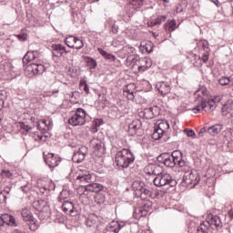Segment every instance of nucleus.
Returning <instances> with one entry per match:
<instances>
[{
  "label": "nucleus",
  "instance_id": "f257e3e1",
  "mask_svg": "<svg viewBox=\"0 0 233 233\" xmlns=\"http://www.w3.org/2000/svg\"><path fill=\"white\" fill-rule=\"evenodd\" d=\"M195 107L191 110L194 114H198L202 112V110H204V112L214 110L217 104L212 99L208 100V90H207V87H201L195 92Z\"/></svg>",
  "mask_w": 233,
  "mask_h": 233
},
{
  "label": "nucleus",
  "instance_id": "f03ea898",
  "mask_svg": "<svg viewBox=\"0 0 233 233\" xmlns=\"http://www.w3.org/2000/svg\"><path fill=\"white\" fill-rule=\"evenodd\" d=\"M182 156L183 153L179 150L173 151L171 155L170 153H162L157 157V162L163 163L168 168H174L181 161Z\"/></svg>",
  "mask_w": 233,
  "mask_h": 233
},
{
  "label": "nucleus",
  "instance_id": "7ed1b4c3",
  "mask_svg": "<svg viewBox=\"0 0 233 233\" xmlns=\"http://www.w3.org/2000/svg\"><path fill=\"white\" fill-rule=\"evenodd\" d=\"M134 154L130 149L124 148L116 155L115 161L119 168H128L131 163H134Z\"/></svg>",
  "mask_w": 233,
  "mask_h": 233
},
{
  "label": "nucleus",
  "instance_id": "20e7f679",
  "mask_svg": "<svg viewBox=\"0 0 233 233\" xmlns=\"http://www.w3.org/2000/svg\"><path fill=\"white\" fill-rule=\"evenodd\" d=\"M76 179H78L81 183H89L85 186V191L86 192H101L103 190L104 187L103 185L99 183H92V175L90 173H79L76 177Z\"/></svg>",
  "mask_w": 233,
  "mask_h": 233
},
{
  "label": "nucleus",
  "instance_id": "39448f33",
  "mask_svg": "<svg viewBox=\"0 0 233 233\" xmlns=\"http://www.w3.org/2000/svg\"><path fill=\"white\" fill-rule=\"evenodd\" d=\"M86 111L78 107L76 109L75 114L68 119L69 125L72 127H83L86 123Z\"/></svg>",
  "mask_w": 233,
  "mask_h": 233
},
{
  "label": "nucleus",
  "instance_id": "423d86ee",
  "mask_svg": "<svg viewBox=\"0 0 233 233\" xmlns=\"http://www.w3.org/2000/svg\"><path fill=\"white\" fill-rule=\"evenodd\" d=\"M153 183L155 187H167V185H168L169 187H176L177 185V181L172 178V176H170V174L168 173L158 175L154 178Z\"/></svg>",
  "mask_w": 233,
  "mask_h": 233
},
{
  "label": "nucleus",
  "instance_id": "0eeeda50",
  "mask_svg": "<svg viewBox=\"0 0 233 233\" xmlns=\"http://www.w3.org/2000/svg\"><path fill=\"white\" fill-rule=\"evenodd\" d=\"M170 128V124H168L167 120H161L157 124V128L155 129L154 133L152 134V137L155 139V141H159L167 132H168V129Z\"/></svg>",
  "mask_w": 233,
  "mask_h": 233
},
{
  "label": "nucleus",
  "instance_id": "6e6552de",
  "mask_svg": "<svg viewBox=\"0 0 233 233\" xmlns=\"http://www.w3.org/2000/svg\"><path fill=\"white\" fill-rule=\"evenodd\" d=\"M183 181L186 185H193V187H196V185L201 181V177H199L198 171L193 170L190 173L184 174Z\"/></svg>",
  "mask_w": 233,
  "mask_h": 233
},
{
  "label": "nucleus",
  "instance_id": "1a4fd4ad",
  "mask_svg": "<svg viewBox=\"0 0 233 233\" xmlns=\"http://www.w3.org/2000/svg\"><path fill=\"white\" fill-rule=\"evenodd\" d=\"M90 147L96 156H103L105 154V144L99 138L94 137L91 139Z\"/></svg>",
  "mask_w": 233,
  "mask_h": 233
},
{
  "label": "nucleus",
  "instance_id": "9d476101",
  "mask_svg": "<svg viewBox=\"0 0 233 233\" xmlns=\"http://www.w3.org/2000/svg\"><path fill=\"white\" fill-rule=\"evenodd\" d=\"M44 161L50 168H56V167L61 163V158L54 155V153H48L47 155L44 156Z\"/></svg>",
  "mask_w": 233,
  "mask_h": 233
},
{
  "label": "nucleus",
  "instance_id": "9b49d317",
  "mask_svg": "<svg viewBox=\"0 0 233 233\" xmlns=\"http://www.w3.org/2000/svg\"><path fill=\"white\" fill-rule=\"evenodd\" d=\"M123 227H125V222L113 221L106 226L105 233H119Z\"/></svg>",
  "mask_w": 233,
  "mask_h": 233
},
{
  "label": "nucleus",
  "instance_id": "f8f14e48",
  "mask_svg": "<svg viewBox=\"0 0 233 233\" xmlns=\"http://www.w3.org/2000/svg\"><path fill=\"white\" fill-rule=\"evenodd\" d=\"M88 154V148L86 147H81L78 152L75 153L72 160L75 163H82L85 160V157Z\"/></svg>",
  "mask_w": 233,
  "mask_h": 233
},
{
  "label": "nucleus",
  "instance_id": "ddd939ff",
  "mask_svg": "<svg viewBox=\"0 0 233 233\" xmlns=\"http://www.w3.org/2000/svg\"><path fill=\"white\" fill-rule=\"evenodd\" d=\"M27 72H32L34 76L43 74L45 72V66L39 63H32L27 66Z\"/></svg>",
  "mask_w": 233,
  "mask_h": 233
},
{
  "label": "nucleus",
  "instance_id": "4468645a",
  "mask_svg": "<svg viewBox=\"0 0 233 233\" xmlns=\"http://www.w3.org/2000/svg\"><path fill=\"white\" fill-rule=\"evenodd\" d=\"M62 209L66 214H70L73 218L77 216V210L76 209V207H74V203L70 201H65L62 205Z\"/></svg>",
  "mask_w": 233,
  "mask_h": 233
},
{
  "label": "nucleus",
  "instance_id": "2eb2a0df",
  "mask_svg": "<svg viewBox=\"0 0 233 233\" xmlns=\"http://www.w3.org/2000/svg\"><path fill=\"white\" fill-rule=\"evenodd\" d=\"M0 219L2 221V226L8 225L9 227H17V224H15V218L12 215L1 214Z\"/></svg>",
  "mask_w": 233,
  "mask_h": 233
},
{
  "label": "nucleus",
  "instance_id": "dca6fc26",
  "mask_svg": "<svg viewBox=\"0 0 233 233\" xmlns=\"http://www.w3.org/2000/svg\"><path fill=\"white\" fill-rule=\"evenodd\" d=\"M156 87L160 96H167V94H170V84H168V82H157Z\"/></svg>",
  "mask_w": 233,
  "mask_h": 233
},
{
  "label": "nucleus",
  "instance_id": "f3484780",
  "mask_svg": "<svg viewBox=\"0 0 233 233\" xmlns=\"http://www.w3.org/2000/svg\"><path fill=\"white\" fill-rule=\"evenodd\" d=\"M38 57H39V52L37 50L29 51L23 57V64L27 65L28 63H30V61H35V59H38Z\"/></svg>",
  "mask_w": 233,
  "mask_h": 233
},
{
  "label": "nucleus",
  "instance_id": "a211bd4d",
  "mask_svg": "<svg viewBox=\"0 0 233 233\" xmlns=\"http://www.w3.org/2000/svg\"><path fill=\"white\" fill-rule=\"evenodd\" d=\"M141 120L135 119L128 125V132L131 134V136H135V134H137V130L141 129Z\"/></svg>",
  "mask_w": 233,
  "mask_h": 233
},
{
  "label": "nucleus",
  "instance_id": "6ab92c4d",
  "mask_svg": "<svg viewBox=\"0 0 233 233\" xmlns=\"http://www.w3.org/2000/svg\"><path fill=\"white\" fill-rule=\"evenodd\" d=\"M147 169L150 170L148 174H152L153 176L157 177L163 174V167L157 164H149Z\"/></svg>",
  "mask_w": 233,
  "mask_h": 233
},
{
  "label": "nucleus",
  "instance_id": "aec40b11",
  "mask_svg": "<svg viewBox=\"0 0 233 233\" xmlns=\"http://www.w3.org/2000/svg\"><path fill=\"white\" fill-rule=\"evenodd\" d=\"M139 117H142L143 119H154V108H145L144 110L140 111L138 113Z\"/></svg>",
  "mask_w": 233,
  "mask_h": 233
},
{
  "label": "nucleus",
  "instance_id": "412c9836",
  "mask_svg": "<svg viewBox=\"0 0 233 233\" xmlns=\"http://www.w3.org/2000/svg\"><path fill=\"white\" fill-rule=\"evenodd\" d=\"M65 53L66 54V47H65V46L61 44L53 46V56H55V57H61Z\"/></svg>",
  "mask_w": 233,
  "mask_h": 233
},
{
  "label": "nucleus",
  "instance_id": "4be33fe9",
  "mask_svg": "<svg viewBox=\"0 0 233 233\" xmlns=\"http://www.w3.org/2000/svg\"><path fill=\"white\" fill-rule=\"evenodd\" d=\"M177 166L181 167V172H184V174H190V172L194 171V169H191L190 166H188V163L183 160V157L178 161Z\"/></svg>",
  "mask_w": 233,
  "mask_h": 233
},
{
  "label": "nucleus",
  "instance_id": "5701e85b",
  "mask_svg": "<svg viewBox=\"0 0 233 233\" xmlns=\"http://www.w3.org/2000/svg\"><path fill=\"white\" fill-rule=\"evenodd\" d=\"M145 182L141 180H135L132 184V188L135 191L136 196L141 193V190L145 187Z\"/></svg>",
  "mask_w": 233,
  "mask_h": 233
},
{
  "label": "nucleus",
  "instance_id": "b1692460",
  "mask_svg": "<svg viewBox=\"0 0 233 233\" xmlns=\"http://www.w3.org/2000/svg\"><path fill=\"white\" fill-rule=\"evenodd\" d=\"M223 130V126L217 124L214 125L207 129L208 134H210V136H218L221 131Z\"/></svg>",
  "mask_w": 233,
  "mask_h": 233
},
{
  "label": "nucleus",
  "instance_id": "393cba45",
  "mask_svg": "<svg viewBox=\"0 0 233 233\" xmlns=\"http://www.w3.org/2000/svg\"><path fill=\"white\" fill-rule=\"evenodd\" d=\"M141 66H138L139 72H145L147 68L152 66V60L150 58H143L140 60Z\"/></svg>",
  "mask_w": 233,
  "mask_h": 233
},
{
  "label": "nucleus",
  "instance_id": "a878e982",
  "mask_svg": "<svg viewBox=\"0 0 233 233\" xmlns=\"http://www.w3.org/2000/svg\"><path fill=\"white\" fill-rule=\"evenodd\" d=\"M232 113H233V102L228 101L222 106V114L223 116H227L228 114H230V116H232Z\"/></svg>",
  "mask_w": 233,
  "mask_h": 233
},
{
  "label": "nucleus",
  "instance_id": "bb28decb",
  "mask_svg": "<svg viewBox=\"0 0 233 233\" xmlns=\"http://www.w3.org/2000/svg\"><path fill=\"white\" fill-rule=\"evenodd\" d=\"M147 216V210L141 207L136 208L133 212V218L135 219H141V218Z\"/></svg>",
  "mask_w": 233,
  "mask_h": 233
},
{
  "label": "nucleus",
  "instance_id": "cd10ccee",
  "mask_svg": "<svg viewBox=\"0 0 233 233\" xmlns=\"http://www.w3.org/2000/svg\"><path fill=\"white\" fill-rule=\"evenodd\" d=\"M12 190V184H9L8 186H5L4 190L0 192V203H4V201H6V196L10 194Z\"/></svg>",
  "mask_w": 233,
  "mask_h": 233
},
{
  "label": "nucleus",
  "instance_id": "c85d7f7f",
  "mask_svg": "<svg viewBox=\"0 0 233 233\" xmlns=\"http://www.w3.org/2000/svg\"><path fill=\"white\" fill-rule=\"evenodd\" d=\"M207 222L209 223V227L210 225H214L215 227H222L221 218L216 215H210L208 217V221Z\"/></svg>",
  "mask_w": 233,
  "mask_h": 233
},
{
  "label": "nucleus",
  "instance_id": "c756f323",
  "mask_svg": "<svg viewBox=\"0 0 233 233\" xmlns=\"http://www.w3.org/2000/svg\"><path fill=\"white\" fill-rule=\"evenodd\" d=\"M208 228H210V222H202L197 228V233H208Z\"/></svg>",
  "mask_w": 233,
  "mask_h": 233
},
{
  "label": "nucleus",
  "instance_id": "7c9ffc66",
  "mask_svg": "<svg viewBox=\"0 0 233 233\" xmlns=\"http://www.w3.org/2000/svg\"><path fill=\"white\" fill-rule=\"evenodd\" d=\"M152 196V191L150 189L147 188V186L143 187V189L140 191V194L137 195V198H141L142 199H147V198H150Z\"/></svg>",
  "mask_w": 233,
  "mask_h": 233
},
{
  "label": "nucleus",
  "instance_id": "2f4dec72",
  "mask_svg": "<svg viewBox=\"0 0 233 233\" xmlns=\"http://www.w3.org/2000/svg\"><path fill=\"white\" fill-rule=\"evenodd\" d=\"M76 39H77V37L74 35L67 36L65 39L66 46H68L69 48H76Z\"/></svg>",
  "mask_w": 233,
  "mask_h": 233
},
{
  "label": "nucleus",
  "instance_id": "473e14b6",
  "mask_svg": "<svg viewBox=\"0 0 233 233\" xmlns=\"http://www.w3.org/2000/svg\"><path fill=\"white\" fill-rule=\"evenodd\" d=\"M97 51L99 54L105 57V59H108L109 61H116V56L107 53L106 51L103 50L102 48H98Z\"/></svg>",
  "mask_w": 233,
  "mask_h": 233
},
{
  "label": "nucleus",
  "instance_id": "72a5a7b5",
  "mask_svg": "<svg viewBox=\"0 0 233 233\" xmlns=\"http://www.w3.org/2000/svg\"><path fill=\"white\" fill-rule=\"evenodd\" d=\"M218 83L221 86H230V85H233L232 77L222 76L219 78Z\"/></svg>",
  "mask_w": 233,
  "mask_h": 233
},
{
  "label": "nucleus",
  "instance_id": "f704fd0d",
  "mask_svg": "<svg viewBox=\"0 0 233 233\" xmlns=\"http://www.w3.org/2000/svg\"><path fill=\"white\" fill-rule=\"evenodd\" d=\"M165 19H167L166 16H158L157 19L155 20H151L147 23L148 26L150 28H153V26H156L157 25H161V23H163V21H165Z\"/></svg>",
  "mask_w": 233,
  "mask_h": 233
},
{
  "label": "nucleus",
  "instance_id": "c9c22d12",
  "mask_svg": "<svg viewBox=\"0 0 233 233\" xmlns=\"http://www.w3.org/2000/svg\"><path fill=\"white\" fill-rule=\"evenodd\" d=\"M198 46L201 48L200 52H210V48L208 47V42L207 40H201L198 42Z\"/></svg>",
  "mask_w": 233,
  "mask_h": 233
},
{
  "label": "nucleus",
  "instance_id": "e433bc0d",
  "mask_svg": "<svg viewBox=\"0 0 233 233\" xmlns=\"http://www.w3.org/2000/svg\"><path fill=\"white\" fill-rule=\"evenodd\" d=\"M22 218L24 221H28L34 218V215H32V212H30V210L24 208L22 210Z\"/></svg>",
  "mask_w": 233,
  "mask_h": 233
},
{
  "label": "nucleus",
  "instance_id": "4c0bfd02",
  "mask_svg": "<svg viewBox=\"0 0 233 233\" xmlns=\"http://www.w3.org/2000/svg\"><path fill=\"white\" fill-rule=\"evenodd\" d=\"M190 63L193 65V66H199V65H201V56L198 55H192Z\"/></svg>",
  "mask_w": 233,
  "mask_h": 233
},
{
  "label": "nucleus",
  "instance_id": "58836bf2",
  "mask_svg": "<svg viewBox=\"0 0 233 233\" xmlns=\"http://www.w3.org/2000/svg\"><path fill=\"white\" fill-rule=\"evenodd\" d=\"M27 221L29 222L28 223L29 228L30 230H33V232H35V229L39 228V225H37V220L34 218V217Z\"/></svg>",
  "mask_w": 233,
  "mask_h": 233
},
{
  "label": "nucleus",
  "instance_id": "ea45409f",
  "mask_svg": "<svg viewBox=\"0 0 233 233\" xmlns=\"http://www.w3.org/2000/svg\"><path fill=\"white\" fill-rule=\"evenodd\" d=\"M177 26L176 25V20H169L166 24V30H176Z\"/></svg>",
  "mask_w": 233,
  "mask_h": 233
},
{
  "label": "nucleus",
  "instance_id": "a19ab883",
  "mask_svg": "<svg viewBox=\"0 0 233 233\" xmlns=\"http://www.w3.org/2000/svg\"><path fill=\"white\" fill-rule=\"evenodd\" d=\"M140 208L147 210V214H148V210L152 208V202L148 200H144V202L142 203V206H140Z\"/></svg>",
  "mask_w": 233,
  "mask_h": 233
},
{
  "label": "nucleus",
  "instance_id": "79ce46f5",
  "mask_svg": "<svg viewBox=\"0 0 233 233\" xmlns=\"http://www.w3.org/2000/svg\"><path fill=\"white\" fill-rule=\"evenodd\" d=\"M0 177L12 179L14 177V175L12 174V172H10V170H2L0 173Z\"/></svg>",
  "mask_w": 233,
  "mask_h": 233
},
{
  "label": "nucleus",
  "instance_id": "37998d69",
  "mask_svg": "<svg viewBox=\"0 0 233 233\" xmlns=\"http://www.w3.org/2000/svg\"><path fill=\"white\" fill-rule=\"evenodd\" d=\"M83 46H85V44L83 43V40L76 38L75 41V48L76 50H81V48H83Z\"/></svg>",
  "mask_w": 233,
  "mask_h": 233
},
{
  "label": "nucleus",
  "instance_id": "c03bdc74",
  "mask_svg": "<svg viewBox=\"0 0 233 233\" xmlns=\"http://www.w3.org/2000/svg\"><path fill=\"white\" fill-rule=\"evenodd\" d=\"M80 86L84 88V92L86 94H90V87H88V84H86V81L80 82Z\"/></svg>",
  "mask_w": 233,
  "mask_h": 233
},
{
  "label": "nucleus",
  "instance_id": "a18cd8bd",
  "mask_svg": "<svg viewBox=\"0 0 233 233\" xmlns=\"http://www.w3.org/2000/svg\"><path fill=\"white\" fill-rule=\"evenodd\" d=\"M87 65L90 66V68H96L97 66V62L94 58H87Z\"/></svg>",
  "mask_w": 233,
  "mask_h": 233
},
{
  "label": "nucleus",
  "instance_id": "49530a36",
  "mask_svg": "<svg viewBox=\"0 0 233 233\" xmlns=\"http://www.w3.org/2000/svg\"><path fill=\"white\" fill-rule=\"evenodd\" d=\"M131 5L136 8H140V6H143V0H132Z\"/></svg>",
  "mask_w": 233,
  "mask_h": 233
},
{
  "label": "nucleus",
  "instance_id": "de8ad7c7",
  "mask_svg": "<svg viewBox=\"0 0 233 233\" xmlns=\"http://www.w3.org/2000/svg\"><path fill=\"white\" fill-rule=\"evenodd\" d=\"M32 137L35 141H43V135H40L39 133L35 132L32 134Z\"/></svg>",
  "mask_w": 233,
  "mask_h": 233
},
{
  "label": "nucleus",
  "instance_id": "09e8293b",
  "mask_svg": "<svg viewBox=\"0 0 233 233\" xmlns=\"http://www.w3.org/2000/svg\"><path fill=\"white\" fill-rule=\"evenodd\" d=\"M16 37L19 39V41H26V39H28V34L22 33L17 35Z\"/></svg>",
  "mask_w": 233,
  "mask_h": 233
},
{
  "label": "nucleus",
  "instance_id": "8fccbe9b",
  "mask_svg": "<svg viewBox=\"0 0 233 233\" xmlns=\"http://www.w3.org/2000/svg\"><path fill=\"white\" fill-rule=\"evenodd\" d=\"M202 56L200 57L201 61H203V63H207V61H208V52L204 51L201 52Z\"/></svg>",
  "mask_w": 233,
  "mask_h": 233
},
{
  "label": "nucleus",
  "instance_id": "3c124183",
  "mask_svg": "<svg viewBox=\"0 0 233 233\" xmlns=\"http://www.w3.org/2000/svg\"><path fill=\"white\" fill-rule=\"evenodd\" d=\"M41 125H45L47 128H52V121L50 120H40Z\"/></svg>",
  "mask_w": 233,
  "mask_h": 233
},
{
  "label": "nucleus",
  "instance_id": "603ef678",
  "mask_svg": "<svg viewBox=\"0 0 233 233\" xmlns=\"http://www.w3.org/2000/svg\"><path fill=\"white\" fill-rule=\"evenodd\" d=\"M103 124V119L102 118H96L93 121V127H96L97 128H99V126Z\"/></svg>",
  "mask_w": 233,
  "mask_h": 233
},
{
  "label": "nucleus",
  "instance_id": "864d4df0",
  "mask_svg": "<svg viewBox=\"0 0 233 233\" xmlns=\"http://www.w3.org/2000/svg\"><path fill=\"white\" fill-rule=\"evenodd\" d=\"M95 201L96 203H105V197H103V195H97L96 198H95Z\"/></svg>",
  "mask_w": 233,
  "mask_h": 233
},
{
  "label": "nucleus",
  "instance_id": "5fc2aeb1",
  "mask_svg": "<svg viewBox=\"0 0 233 233\" xmlns=\"http://www.w3.org/2000/svg\"><path fill=\"white\" fill-rule=\"evenodd\" d=\"M131 86H134V85L129 84V85H127V86H126L124 92H125V94H127V96H128V94H134V92L130 89Z\"/></svg>",
  "mask_w": 233,
  "mask_h": 233
},
{
  "label": "nucleus",
  "instance_id": "6e6d98bb",
  "mask_svg": "<svg viewBox=\"0 0 233 233\" xmlns=\"http://www.w3.org/2000/svg\"><path fill=\"white\" fill-rule=\"evenodd\" d=\"M185 132L187 137H194V136H196V132H194L192 129H185Z\"/></svg>",
  "mask_w": 233,
  "mask_h": 233
},
{
  "label": "nucleus",
  "instance_id": "4d7b16f0",
  "mask_svg": "<svg viewBox=\"0 0 233 233\" xmlns=\"http://www.w3.org/2000/svg\"><path fill=\"white\" fill-rule=\"evenodd\" d=\"M145 48L147 54H150L152 52V45L150 44V42L148 44H146Z\"/></svg>",
  "mask_w": 233,
  "mask_h": 233
},
{
  "label": "nucleus",
  "instance_id": "13d9d810",
  "mask_svg": "<svg viewBox=\"0 0 233 233\" xmlns=\"http://www.w3.org/2000/svg\"><path fill=\"white\" fill-rule=\"evenodd\" d=\"M133 61H136V58H135L134 56H129L127 58L126 63H127V65H132V62H133Z\"/></svg>",
  "mask_w": 233,
  "mask_h": 233
},
{
  "label": "nucleus",
  "instance_id": "bf43d9fd",
  "mask_svg": "<svg viewBox=\"0 0 233 233\" xmlns=\"http://www.w3.org/2000/svg\"><path fill=\"white\" fill-rule=\"evenodd\" d=\"M20 188H21L22 192H25V194H26V192L30 191V187H28V185L22 186Z\"/></svg>",
  "mask_w": 233,
  "mask_h": 233
},
{
  "label": "nucleus",
  "instance_id": "052dcab7",
  "mask_svg": "<svg viewBox=\"0 0 233 233\" xmlns=\"http://www.w3.org/2000/svg\"><path fill=\"white\" fill-rule=\"evenodd\" d=\"M211 101H214L216 105L221 101V96H215L214 98H211Z\"/></svg>",
  "mask_w": 233,
  "mask_h": 233
},
{
  "label": "nucleus",
  "instance_id": "680f3d73",
  "mask_svg": "<svg viewBox=\"0 0 233 233\" xmlns=\"http://www.w3.org/2000/svg\"><path fill=\"white\" fill-rule=\"evenodd\" d=\"M127 96V99H129V101H134V93L128 94Z\"/></svg>",
  "mask_w": 233,
  "mask_h": 233
},
{
  "label": "nucleus",
  "instance_id": "e2e57ef3",
  "mask_svg": "<svg viewBox=\"0 0 233 233\" xmlns=\"http://www.w3.org/2000/svg\"><path fill=\"white\" fill-rule=\"evenodd\" d=\"M97 131H98L97 127L92 126V127H91V132H92L93 134H96Z\"/></svg>",
  "mask_w": 233,
  "mask_h": 233
},
{
  "label": "nucleus",
  "instance_id": "0e129e2a",
  "mask_svg": "<svg viewBox=\"0 0 233 233\" xmlns=\"http://www.w3.org/2000/svg\"><path fill=\"white\" fill-rule=\"evenodd\" d=\"M21 128H24V130H25L26 132H28V126L22 124Z\"/></svg>",
  "mask_w": 233,
  "mask_h": 233
},
{
  "label": "nucleus",
  "instance_id": "69168bd1",
  "mask_svg": "<svg viewBox=\"0 0 233 233\" xmlns=\"http://www.w3.org/2000/svg\"><path fill=\"white\" fill-rule=\"evenodd\" d=\"M203 132H207V129H206L205 127L202 128V129H200L198 135H199V136H203Z\"/></svg>",
  "mask_w": 233,
  "mask_h": 233
},
{
  "label": "nucleus",
  "instance_id": "338daca9",
  "mask_svg": "<svg viewBox=\"0 0 233 233\" xmlns=\"http://www.w3.org/2000/svg\"><path fill=\"white\" fill-rule=\"evenodd\" d=\"M37 128L38 130H45V127H43L40 123L37 124Z\"/></svg>",
  "mask_w": 233,
  "mask_h": 233
},
{
  "label": "nucleus",
  "instance_id": "774afa93",
  "mask_svg": "<svg viewBox=\"0 0 233 233\" xmlns=\"http://www.w3.org/2000/svg\"><path fill=\"white\" fill-rule=\"evenodd\" d=\"M212 3H214V5H216V6H218V3H219V0H211Z\"/></svg>",
  "mask_w": 233,
  "mask_h": 233
}]
</instances>
